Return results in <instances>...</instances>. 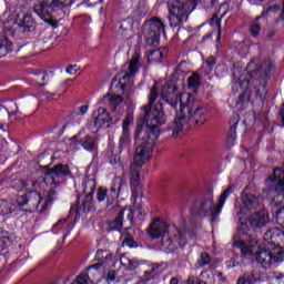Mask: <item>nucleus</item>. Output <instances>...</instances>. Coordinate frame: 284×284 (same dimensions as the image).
I'll list each match as a JSON object with an SVG mask.
<instances>
[{
  "label": "nucleus",
  "instance_id": "obj_1",
  "mask_svg": "<svg viewBox=\"0 0 284 284\" xmlns=\"http://www.w3.org/2000/svg\"><path fill=\"white\" fill-rule=\"evenodd\" d=\"M159 97V83L155 82L149 93V104L144 106L145 123L138 124L134 133V141H136V143L140 141L136 156L139 161H141L143 156L152 154L156 139H159L160 135L159 125H165V121H168L165 111H163V104L158 103L154 105Z\"/></svg>",
  "mask_w": 284,
  "mask_h": 284
},
{
  "label": "nucleus",
  "instance_id": "obj_2",
  "mask_svg": "<svg viewBox=\"0 0 284 284\" xmlns=\"http://www.w3.org/2000/svg\"><path fill=\"white\" fill-rule=\"evenodd\" d=\"M184 101L180 106L172 124L169 125V132H172L173 139H176L183 130H190L192 125H204L207 121V109L190 93L183 94Z\"/></svg>",
  "mask_w": 284,
  "mask_h": 284
},
{
  "label": "nucleus",
  "instance_id": "obj_3",
  "mask_svg": "<svg viewBox=\"0 0 284 284\" xmlns=\"http://www.w3.org/2000/svg\"><path fill=\"white\" fill-rule=\"evenodd\" d=\"M244 239L237 240L234 242V247H240L241 255L244 258H250V256H254L255 253V261L262 265L264 270L271 267L272 263H283L284 261V250L277 247V252H270L265 248H258V240L255 236H252L247 233H243Z\"/></svg>",
  "mask_w": 284,
  "mask_h": 284
},
{
  "label": "nucleus",
  "instance_id": "obj_4",
  "mask_svg": "<svg viewBox=\"0 0 284 284\" xmlns=\"http://www.w3.org/2000/svg\"><path fill=\"white\" fill-rule=\"evenodd\" d=\"M234 193V185H229L223 193L220 195L217 205H214V194L212 192H206L193 201L190 209V214L192 219H205V216H212L216 219L221 214V210L225 205L227 197Z\"/></svg>",
  "mask_w": 284,
  "mask_h": 284
},
{
  "label": "nucleus",
  "instance_id": "obj_5",
  "mask_svg": "<svg viewBox=\"0 0 284 284\" xmlns=\"http://www.w3.org/2000/svg\"><path fill=\"white\" fill-rule=\"evenodd\" d=\"M41 205V195L37 192H28L17 195L12 200H0V216H19V212H37Z\"/></svg>",
  "mask_w": 284,
  "mask_h": 284
},
{
  "label": "nucleus",
  "instance_id": "obj_6",
  "mask_svg": "<svg viewBox=\"0 0 284 284\" xmlns=\"http://www.w3.org/2000/svg\"><path fill=\"white\" fill-rule=\"evenodd\" d=\"M175 230L173 241L178 243L180 247H185L187 243V235L185 234V229H178L176 226H170L168 222L161 221V219L155 217L148 229V234L151 239H161V245L165 250H174V242L170 237V231Z\"/></svg>",
  "mask_w": 284,
  "mask_h": 284
},
{
  "label": "nucleus",
  "instance_id": "obj_7",
  "mask_svg": "<svg viewBox=\"0 0 284 284\" xmlns=\"http://www.w3.org/2000/svg\"><path fill=\"white\" fill-rule=\"evenodd\" d=\"M272 68H274L272 61L266 60L262 62L258 78L256 80H252L253 89H245L239 95L236 105H240L242 109L245 108V105L250 103V99H252V97L260 99V101H265L267 97V81L270 79V72H272Z\"/></svg>",
  "mask_w": 284,
  "mask_h": 284
},
{
  "label": "nucleus",
  "instance_id": "obj_8",
  "mask_svg": "<svg viewBox=\"0 0 284 284\" xmlns=\"http://www.w3.org/2000/svg\"><path fill=\"white\" fill-rule=\"evenodd\" d=\"M241 201L242 205L240 202H235V219L241 223V230H245L247 227V224H244L246 212L257 210L261 203L258 202V197L252 194L247 186L241 193Z\"/></svg>",
  "mask_w": 284,
  "mask_h": 284
},
{
  "label": "nucleus",
  "instance_id": "obj_9",
  "mask_svg": "<svg viewBox=\"0 0 284 284\" xmlns=\"http://www.w3.org/2000/svg\"><path fill=\"white\" fill-rule=\"evenodd\" d=\"M165 32V23L160 18L153 17L142 26V34L146 45L156 48L161 43V34Z\"/></svg>",
  "mask_w": 284,
  "mask_h": 284
},
{
  "label": "nucleus",
  "instance_id": "obj_10",
  "mask_svg": "<svg viewBox=\"0 0 284 284\" xmlns=\"http://www.w3.org/2000/svg\"><path fill=\"white\" fill-rule=\"evenodd\" d=\"M72 3H74V0H44L34 4L33 12L42 19L59 17L63 12V8H70Z\"/></svg>",
  "mask_w": 284,
  "mask_h": 284
},
{
  "label": "nucleus",
  "instance_id": "obj_11",
  "mask_svg": "<svg viewBox=\"0 0 284 284\" xmlns=\"http://www.w3.org/2000/svg\"><path fill=\"white\" fill-rule=\"evenodd\" d=\"M125 187V180L121 178H115L111 186L109 189H105L103 186H100L98 189L97 193V200L99 203H103V201H106V207H112L116 203V200L119 199V195L121 194V190Z\"/></svg>",
  "mask_w": 284,
  "mask_h": 284
},
{
  "label": "nucleus",
  "instance_id": "obj_12",
  "mask_svg": "<svg viewBox=\"0 0 284 284\" xmlns=\"http://www.w3.org/2000/svg\"><path fill=\"white\" fill-rule=\"evenodd\" d=\"M139 68H141V54L134 53L130 60L128 71L119 81L122 94H124V97H131L132 84H130V79H134L136 72H139Z\"/></svg>",
  "mask_w": 284,
  "mask_h": 284
},
{
  "label": "nucleus",
  "instance_id": "obj_13",
  "mask_svg": "<svg viewBox=\"0 0 284 284\" xmlns=\"http://www.w3.org/2000/svg\"><path fill=\"white\" fill-rule=\"evenodd\" d=\"M169 21L171 28H179L181 23L187 21V17L192 12V10L183 7V2L180 0H171L169 1Z\"/></svg>",
  "mask_w": 284,
  "mask_h": 284
},
{
  "label": "nucleus",
  "instance_id": "obj_14",
  "mask_svg": "<svg viewBox=\"0 0 284 284\" xmlns=\"http://www.w3.org/2000/svg\"><path fill=\"white\" fill-rule=\"evenodd\" d=\"M184 94L185 93L181 94L176 84L166 83L162 87L160 97L163 101L168 102L173 110H176V108H179V103L180 108L183 105V101H185V99H183Z\"/></svg>",
  "mask_w": 284,
  "mask_h": 284
},
{
  "label": "nucleus",
  "instance_id": "obj_15",
  "mask_svg": "<svg viewBox=\"0 0 284 284\" xmlns=\"http://www.w3.org/2000/svg\"><path fill=\"white\" fill-rule=\"evenodd\" d=\"M139 146L135 149V154L133 158V163L131 164V190L134 194L136 192V189L139 187V183L141 181V171H139L140 168H143L145 164V161L152 156V153H149L146 156L143 155L140 160L138 159L139 153H138Z\"/></svg>",
  "mask_w": 284,
  "mask_h": 284
},
{
  "label": "nucleus",
  "instance_id": "obj_16",
  "mask_svg": "<svg viewBox=\"0 0 284 284\" xmlns=\"http://www.w3.org/2000/svg\"><path fill=\"white\" fill-rule=\"evenodd\" d=\"M265 247L276 250L284 246V232L278 227L268 229L264 233Z\"/></svg>",
  "mask_w": 284,
  "mask_h": 284
},
{
  "label": "nucleus",
  "instance_id": "obj_17",
  "mask_svg": "<svg viewBox=\"0 0 284 284\" xmlns=\"http://www.w3.org/2000/svg\"><path fill=\"white\" fill-rule=\"evenodd\" d=\"M14 26H17V20H7L4 22V30L9 32L14 30ZM18 27L21 32H32L36 28L34 18H32V13H24L22 19L18 22Z\"/></svg>",
  "mask_w": 284,
  "mask_h": 284
},
{
  "label": "nucleus",
  "instance_id": "obj_18",
  "mask_svg": "<svg viewBox=\"0 0 284 284\" xmlns=\"http://www.w3.org/2000/svg\"><path fill=\"white\" fill-rule=\"evenodd\" d=\"M134 125V115L129 114L125 116L122 123V133L119 139L118 148L119 152H123L128 145H130V126Z\"/></svg>",
  "mask_w": 284,
  "mask_h": 284
},
{
  "label": "nucleus",
  "instance_id": "obj_19",
  "mask_svg": "<svg viewBox=\"0 0 284 284\" xmlns=\"http://www.w3.org/2000/svg\"><path fill=\"white\" fill-rule=\"evenodd\" d=\"M45 178L44 181L51 179L53 185H57V179H63V176H70L72 171H70V166L67 164H55L52 169L47 166V171L44 172Z\"/></svg>",
  "mask_w": 284,
  "mask_h": 284
},
{
  "label": "nucleus",
  "instance_id": "obj_20",
  "mask_svg": "<svg viewBox=\"0 0 284 284\" xmlns=\"http://www.w3.org/2000/svg\"><path fill=\"white\" fill-rule=\"evenodd\" d=\"M270 223V214L266 211H257L248 217V224L253 232H261Z\"/></svg>",
  "mask_w": 284,
  "mask_h": 284
},
{
  "label": "nucleus",
  "instance_id": "obj_21",
  "mask_svg": "<svg viewBox=\"0 0 284 284\" xmlns=\"http://www.w3.org/2000/svg\"><path fill=\"white\" fill-rule=\"evenodd\" d=\"M72 139L74 140V143H79L83 150H87V152H94V150H99V143L94 136L85 135L81 138V133H78Z\"/></svg>",
  "mask_w": 284,
  "mask_h": 284
},
{
  "label": "nucleus",
  "instance_id": "obj_22",
  "mask_svg": "<svg viewBox=\"0 0 284 284\" xmlns=\"http://www.w3.org/2000/svg\"><path fill=\"white\" fill-rule=\"evenodd\" d=\"M125 212L129 221H132V211L121 210L119 211L115 219L108 223V227H106L108 232H114V231L120 232V230L123 229V216H125Z\"/></svg>",
  "mask_w": 284,
  "mask_h": 284
},
{
  "label": "nucleus",
  "instance_id": "obj_23",
  "mask_svg": "<svg viewBox=\"0 0 284 284\" xmlns=\"http://www.w3.org/2000/svg\"><path fill=\"white\" fill-rule=\"evenodd\" d=\"M284 171L281 168H276L273 171V176L268 178L266 180V183H273L274 191L281 194V192H284ZM283 176V178H281Z\"/></svg>",
  "mask_w": 284,
  "mask_h": 284
},
{
  "label": "nucleus",
  "instance_id": "obj_24",
  "mask_svg": "<svg viewBox=\"0 0 284 284\" xmlns=\"http://www.w3.org/2000/svg\"><path fill=\"white\" fill-rule=\"evenodd\" d=\"M94 206V195H84L82 202L81 197L78 199V206L75 209L77 216H81V214H88Z\"/></svg>",
  "mask_w": 284,
  "mask_h": 284
},
{
  "label": "nucleus",
  "instance_id": "obj_25",
  "mask_svg": "<svg viewBox=\"0 0 284 284\" xmlns=\"http://www.w3.org/2000/svg\"><path fill=\"white\" fill-rule=\"evenodd\" d=\"M105 123H112V115L105 108H99L98 114L93 120L94 128L101 129Z\"/></svg>",
  "mask_w": 284,
  "mask_h": 284
},
{
  "label": "nucleus",
  "instance_id": "obj_26",
  "mask_svg": "<svg viewBox=\"0 0 284 284\" xmlns=\"http://www.w3.org/2000/svg\"><path fill=\"white\" fill-rule=\"evenodd\" d=\"M241 123V116L239 115H234L233 118H231L229 125H230V130L227 133V143L230 145H234V142L236 141V129L239 128Z\"/></svg>",
  "mask_w": 284,
  "mask_h": 284
},
{
  "label": "nucleus",
  "instance_id": "obj_27",
  "mask_svg": "<svg viewBox=\"0 0 284 284\" xmlns=\"http://www.w3.org/2000/svg\"><path fill=\"white\" fill-rule=\"evenodd\" d=\"M105 103H109L111 112H116V109L123 103V97L116 94L106 93L103 98Z\"/></svg>",
  "mask_w": 284,
  "mask_h": 284
},
{
  "label": "nucleus",
  "instance_id": "obj_28",
  "mask_svg": "<svg viewBox=\"0 0 284 284\" xmlns=\"http://www.w3.org/2000/svg\"><path fill=\"white\" fill-rule=\"evenodd\" d=\"M258 77H254V74H250V79L242 80V82L233 81L232 82V90L233 92H239V89H246V90H253L252 81H256Z\"/></svg>",
  "mask_w": 284,
  "mask_h": 284
},
{
  "label": "nucleus",
  "instance_id": "obj_29",
  "mask_svg": "<svg viewBox=\"0 0 284 284\" xmlns=\"http://www.w3.org/2000/svg\"><path fill=\"white\" fill-rule=\"evenodd\" d=\"M257 281H261V274L256 271H252L251 273H244L243 276H240L236 284H254Z\"/></svg>",
  "mask_w": 284,
  "mask_h": 284
},
{
  "label": "nucleus",
  "instance_id": "obj_30",
  "mask_svg": "<svg viewBox=\"0 0 284 284\" xmlns=\"http://www.w3.org/2000/svg\"><path fill=\"white\" fill-rule=\"evenodd\" d=\"M55 196H57V191L53 189L49 190L47 194V200L43 202V197H41V201L37 211L40 213H43L45 210H48V205H52V203H54Z\"/></svg>",
  "mask_w": 284,
  "mask_h": 284
},
{
  "label": "nucleus",
  "instance_id": "obj_31",
  "mask_svg": "<svg viewBox=\"0 0 284 284\" xmlns=\"http://www.w3.org/2000/svg\"><path fill=\"white\" fill-rule=\"evenodd\" d=\"M84 196H94L97 190V181L94 179L84 178L82 181Z\"/></svg>",
  "mask_w": 284,
  "mask_h": 284
},
{
  "label": "nucleus",
  "instance_id": "obj_32",
  "mask_svg": "<svg viewBox=\"0 0 284 284\" xmlns=\"http://www.w3.org/2000/svg\"><path fill=\"white\" fill-rule=\"evenodd\" d=\"M186 65L187 61L183 60L180 62L173 72V81H183V79H185V74H187Z\"/></svg>",
  "mask_w": 284,
  "mask_h": 284
},
{
  "label": "nucleus",
  "instance_id": "obj_33",
  "mask_svg": "<svg viewBox=\"0 0 284 284\" xmlns=\"http://www.w3.org/2000/svg\"><path fill=\"white\" fill-rule=\"evenodd\" d=\"M109 163L113 165L115 170H123V164L121 163V152H119V149H111Z\"/></svg>",
  "mask_w": 284,
  "mask_h": 284
},
{
  "label": "nucleus",
  "instance_id": "obj_34",
  "mask_svg": "<svg viewBox=\"0 0 284 284\" xmlns=\"http://www.w3.org/2000/svg\"><path fill=\"white\" fill-rule=\"evenodd\" d=\"M161 274V271L159 270V264H153L151 266V270L150 271H145L144 272V275L141 277V280L144 282V283H148L149 281H152L156 277H159Z\"/></svg>",
  "mask_w": 284,
  "mask_h": 284
},
{
  "label": "nucleus",
  "instance_id": "obj_35",
  "mask_svg": "<svg viewBox=\"0 0 284 284\" xmlns=\"http://www.w3.org/2000/svg\"><path fill=\"white\" fill-rule=\"evenodd\" d=\"M14 44L10 39L3 38L0 40V59H3V57H8L9 52H12V47Z\"/></svg>",
  "mask_w": 284,
  "mask_h": 284
},
{
  "label": "nucleus",
  "instance_id": "obj_36",
  "mask_svg": "<svg viewBox=\"0 0 284 284\" xmlns=\"http://www.w3.org/2000/svg\"><path fill=\"white\" fill-rule=\"evenodd\" d=\"M212 263V256L207 252H203L200 254V258L195 263V267L201 270V267H205V265H210Z\"/></svg>",
  "mask_w": 284,
  "mask_h": 284
},
{
  "label": "nucleus",
  "instance_id": "obj_37",
  "mask_svg": "<svg viewBox=\"0 0 284 284\" xmlns=\"http://www.w3.org/2000/svg\"><path fill=\"white\" fill-rule=\"evenodd\" d=\"M120 263H121V265L126 267V270H129V272H132L133 270H136V267H139L141 265V263H139V261L130 260L125 256H122L120 258Z\"/></svg>",
  "mask_w": 284,
  "mask_h": 284
},
{
  "label": "nucleus",
  "instance_id": "obj_38",
  "mask_svg": "<svg viewBox=\"0 0 284 284\" xmlns=\"http://www.w3.org/2000/svg\"><path fill=\"white\" fill-rule=\"evenodd\" d=\"M122 247H139V243L134 241V237L130 232L122 234Z\"/></svg>",
  "mask_w": 284,
  "mask_h": 284
},
{
  "label": "nucleus",
  "instance_id": "obj_39",
  "mask_svg": "<svg viewBox=\"0 0 284 284\" xmlns=\"http://www.w3.org/2000/svg\"><path fill=\"white\" fill-rule=\"evenodd\" d=\"M189 88L193 90V92H196V90L201 88V77L199 73H193L191 77H189Z\"/></svg>",
  "mask_w": 284,
  "mask_h": 284
},
{
  "label": "nucleus",
  "instance_id": "obj_40",
  "mask_svg": "<svg viewBox=\"0 0 284 284\" xmlns=\"http://www.w3.org/2000/svg\"><path fill=\"white\" fill-rule=\"evenodd\" d=\"M134 28V20L132 18H128L121 21L120 29L122 30V34H128V32H132Z\"/></svg>",
  "mask_w": 284,
  "mask_h": 284
},
{
  "label": "nucleus",
  "instance_id": "obj_41",
  "mask_svg": "<svg viewBox=\"0 0 284 284\" xmlns=\"http://www.w3.org/2000/svg\"><path fill=\"white\" fill-rule=\"evenodd\" d=\"M209 26H213L217 29V41L221 39V18H219V13H213V16L209 20Z\"/></svg>",
  "mask_w": 284,
  "mask_h": 284
},
{
  "label": "nucleus",
  "instance_id": "obj_42",
  "mask_svg": "<svg viewBox=\"0 0 284 284\" xmlns=\"http://www.w3.org/2000/svg\"><path fill=\"white\" fill-rule=\"evenodd\" d=\"M180 3H183V8H186V10H191L194 12L196 10V6H199L200 0H179Z\"/></svg>",
  "mask_w": 284,
  "mask_h": 284
},
{
  "label": "nucleus",
  "instance_id": "obj_43",
  "mask_svg": "<svg viewBox=\"0 0 284 284\" xmlns=\"http://www.w3.org/2000/svg\"><path fill=\"white\" fill-rule=\"evenodd\" d=\"M148 59L149 61H161L163 59V52L161 49H155L149 53Z\"/></svg>",
  "mask_w": 284,
  "mask_h": 284
},
{
  "label": "nucleus",
  "instance_id": "obj_44",
  "mask_svg": "<svg viewBox=\"0 0 284 284\" xmlns=\"http://www.w3.org/2000/svg\"><path fill=\"white\" fill-rule=\"evenodd\" d=\"M90 276L87 273H81L74 278L71 284H89Z\"/></svg>",
  "mask_w": 284,
  "mask_h": 284
},
{
  "label": "nucleus",
  "instance_id": "obj_45",
  "mask_svg": "<svg viewBox=\"0 0 284 284\" xmlns=\"http://www.w3.org/2000/svg\"><path fill=\"white\" fill-rule=\"evenodd\" d=\"M276 221H277L278 225L284 227V206L280 207L276 211Z\"/></svg>",
  "mask_w": 284,
  "mask_h": 284
},
{
  "label": "nucleus",
  "instance_id": "obj_46",
  "mask_svg": "<svg viewBox=\"0 0 284 284\" xmlns=\"http://www.w3.org/2000/svg\"><path fill=\"white\" fill-rule=\"evenodd\" d=\"M36 81L40 79V81H43L44 83H38V85L43 87L45 83H48V73L40 71L36 74Z\"/></svg>",
  "mask_w": 284,
  "mask_h": 284
},
{
  "label": "nucleus",
  "instance_id": "obj_47",
  "mask_svg": "<svg viewBox=\"0 0 284 284\" xmlns=\"http://www.w3.org/2000/svg\"><path fill=\"white\" fill-rule=\"evenodd\" d=\"M88 110H90V105L84 104L79 108L78 112H73L72 116H74V114H75V116H83V115L88 114Z\"/></svg>",
  "mask_w": 284,
  "mask_h": 284
},
{
  "label": "nucleus",
  "instance_id": "obj_48",
  "mask_svg": "<svg viewBox=\"0 0 284 284\" xmlns=\"http://www.w3.org/2000/svg\"><path fill=\"white\" fill-rule=\"evenodd\" d=\"M29 192H36L41 197V193L37 192V190H39V182L37 180H29Z\"/></svg>",
  "mask_w": 284,
  "mask_h": 284
},
{
  "label": "nucleus",
  "instance_id": "obj_49",
  "mask_svg": "<svg viewBox=\"0 0 284 284\" xmlns=\"http://www.w3.org/2000/svg\"><path fill=\"white\" fill-rule=\"evenodd\" d=\"M200 277L202 281H212V284L215 283L214 275H210L207 271H202Z\"/></svg>",
  "mask_w": 284,
  "mask_h": 284
},
{
  "label": "nucleus",
  "instance_id": "obj_50",
  "mask_svg": "<svg viewBox=\"0 0 284 284\" xmlns=\"http://www.w3.org/2000/svg\"><path fill=\"white\" fill-rule=\"evenodd\" d=\"M280 10H281V7L277 4L271 6L262 12V17H267L270 12H278Z\"/></svg>",
  "mask_w": 284,
  "mask_h": 284
},
{
  "label": "nucleus",
  "instance_id": "obj_51",
  "mask_svg": "<svg viewBox=\"0 0 284 284\" xmlns=\"http://www.w3.org/2000/svg\"><path fill=\"white\" fill-rule=\"evenodd\" d=\"M250 32L252 37H258V32H261V24L253 23L250 28Z\"/></svg>",
  "mask_w": 284,
  "mask_h": 284
},
{
  "label": "nucleus",
  "instance_id": "obj_52",
  "mask_svg": "<svg viewBox=\"0 0 284 284\" xmlns=\"http://www.w3.org/2000/svg\"><path fill=\"white\" fill-rule=\"evenodd\" d=\"M272 278L277 281L278 284H284V274L280 272H273L272 273Z\"/></svg>",
  "mask_w": 284,
  "mask_h": 284
},
{
  "label": "nucleus",
  "instance_id": "obj_53",
  "mask_svg": "<svg viewBox=\"0 0 284 284\" xmlns=\"http://www.w3.org/2000/svg\"><path fill=\"white\" fill-rule=\"evenodd\" d=\"M43 21L48 23L51 28H59V22L54 19V17L44 18Z\"/></svg>",
  "mask_w": 284,
  "mask_h": 284
},
{
  "label": "nucleus",
  "instance_id": "obj_54",
  "mask_svg": "<svg viewBox=\"0 0 284 284\" xmlns=\"http://www.w3.org/2000/svg\"><path fill=\"white\" fill-rule=\"evenodd\" d=\"M20 190H30V180L18 181Z\"/></svg>",
  "mask_w": 284,
  "mask_h": 284
},
{
  "label": "nucleus",
  "instance_id": "obj_55",
  "mask_svg": "<svg viewBox=\"0 0 284 284\" xmlns=\"http://www.w3.org/2000/svg\"><path fill=\"white\" fill-rule=\"evenodd\" d=\"M205 65H206L207 70H212L214 68V65H216V59L215 58L206 59Z\"/></svg>",
  "mask_w": 284,
  "mask_h": 284
},
{
  "label": "nucleus",
  "instance_id": "obj_56",
  "mask_svg": "<svg viewBox=\"0 0 284 284\" xmlns=\"http://www.w3.org/2000/svg\"><path fill=\"white\" fill-rule=\"evenodd\" d=\"M115 278H116V272L114 270L109 271L106 274L108 283H113V281H115Z\"/></svg>",
  "mask_w": 284,
  "mask_h": 284
},
{
  "label": "nucleus",
  "instance_id": "obj_57",
  "mask_svg": "<svg viewBox=\"0 0 284 284\" xmlns=\"http://www.w3.org/2000/svg\"><path fill=\"white\" fill-rule=\"evenodd\" d=\"M65 72H68V74H74L75 72H79V65L70 64L67 67Z\"/></svg>",
  "mask_w": 284,
  "mask_h": 284
},
{
  "label": "nucleus",
  "instance_id": "obj_58",
  "mask_svg": "<svg viewBox=\"0 0 284 284\" xmlns=\"http://www.w3.org/2000/svg\"><path fill=\"white\" fill-rule=\"evenodd\" d=\"M87 3L90 8L94 6H99V3H103V0H87Z\"/></svg>",
  "mask_w": 284,
  "mask_h": 284
},
{
  "label": "nucleus",
  "instance_id": "obj_59",
  "mask_svg": "<svg viewBox=\"0 0 284 284\" xmlns=\"http://www.w3.org/2000/svg\"><path fill=\"white\" fill-rule=\"evenodd\" d=\"M44 99H47V101H52V99H54V97H57V93H50V92H45L43 94Z\"/></svg>",
  "mask_w": 284,
  "mask_h": 284
},
{
  "label": "nucleus",
  "instance_id": "obj_60",
  "mask_svg": "<svg viewBox=\"0 0 284 284\" xmlns=\"http://www.w3.org/2000/svg\"><path fill=\"white\" fill-rule=\"evenodd\" d=\"M209 39H212V32L205 34V36L202 38L201 42H202V43H205V41H207Z\"/></svg>",
  "mask_w": 284,
  "mask_h": 284
},
{
  "label": "nucleus",
  "instance_id": "obj_61",
  "mask_svg": "<svg viewBox=\"0 0 284 284\" xmlns=\"http://www.w3.org/2000/svg\"><path fill=\"white\" fill-rule=\"evenodd\" d=\"M215 275H216V277L220 278L221 281H225V277H223V272L215 271Z\"/></svg>",
  "mask_w": 284,
  "mask_h": 284
},
{
  "label": "nucleus",
  "instance_id": "obj_62",
  "mask_svg": "<svg viewBox=\"0 0 284 284\" xmlns=\"http://www.w3.org/2000/svg\"><path fill=\"white\" fill-rule=\"evenodd\" d=\"M101 267V263L93 264L88 267V270H99Z\"/></svg>",
  "mask_w": 284,
  "mask_h": 284
},
{
  "label": "nucleus",
  "instance_id": "obj_63",
  "mask_svg": "<svg viewBox=\"0 0 284 284\" xmlns=\"http://www.w3.org/2000/svg\"><path fill=\"white\" fill-rule=\"evenodd\" d=\"M187 284H196V280H194V276H190L187 278Z\"/></svg>",
  "mask_w": 284,
  "mask_h": 284
},
{
  "label": "nucleus",
  "instance_id": "obj_64",
  "mask_svg": "<svg viewBox=\"0 0 284 284\" xmlns=\"http://www.w3.org/2000/svg\"><path fill=\"white\" fill-rule=\"evenodd\" d=\"M197 284H212V280L210 281L200 280Z\"/></svg>",
  "mask_w": 284,
  "mask_h": 284
}]
</instances>
